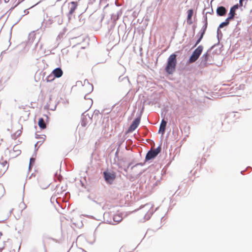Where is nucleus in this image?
Here are the masks:
<instances>
[{
    "label": "nucleus",
    "mask_w": 252,
    "mask_h": 252,
    "mask_svg": "<svg viewBox=\"0 0 252 252\" xmlns=\"http://www.w3.org/2000/svg\"><path fill=\"white\" fill-rule=\"evenodd\" d=\"M177 64L176 55L174 54L171 55L168 60L165 71L169 74H172L175 70Z\"/></svg>",
    "instance_id": "f257e3e1"
},
{
    "label": "nucleus",
    "mask_w": 252,
    "mask_h": 252,
    "mask_svg": "<svg viewBox=\"0 0 252 252\" xmlns=\"http://www.w3.org/2000/svg\"><path fill=\"white\" fill-rule=\"evenodd\" d=\"M153 212V205L151 203H147L140 208V213L144 215V219L145 220H149Z\"/></svg>",
    "instance_id": "f03ea898"
},
{
    "label": "nucleus",
    "mask_w": 252,
    "mask_h": 252,
    "mask_svg": "<svg viewBox=\"0 0 252 252\" xmlns=\"http://www.w3.org/2000/svg\"><path fill=\"white\" fill-rule=\"evenodd\" d=\"M203 47L202 45H199L193 52L189 59V62L192 63L195 62L199 57L202 52Z\"/></svg>",
    "instance_id": "7ed1b4c3"
},
{
    "label": "nucleus",
    "mask_w": 252,
    "mask_h": 252,
    "mask_svg": "<svg viewBox=\"0 0 252 252\" xmlns=\"http://www.w3.org/2000/svg\"><path fill=\"white\" fill-rule=\"evenodd\" d=\"M160 151L161 147L160 146L156 149H151L147 153L146 156V160H149L155 158L160 152Z\"/></svg>",
    "instance_id": "20e7f679"
},
{
    "label": "nucleus",
    "mask_w": 252,
    "mask_h": 252,
    "mask_svg": "<svg viewBox=\"0 0 252 252\" xmlns=\"http://www.w3.org/2000/svg\"><path fill=\"white\" fill-rule=\"evenodd\" d=\"M93 90V86L89 82H84L81 91L85 94L91 93Z\"/></svg>",
    "instance_id": "39448f33"
},
{
    "label": "nucleus",
    "mask_w": 252,
    "mask_h": 252,
    "mask_svg": "<svg viewBox=\"0 0 252 252\" xmlns=\"http://www.w3.org/2000/svg\"><path fill=\"white\" fill-rule=\"evenodd\" d=\"M78 3L76 1H71L68 4V16L69 19L70 18V16L73 14L75 10L77 8Z\"/></svg>",
    "instance_id": "423d86ee"
},
{
    "label": "nucleus",
    "mask_w": 252,
    "mask_h": 252,
    "mask_svg": "<svg viewBox=\"0 0 252 252\" xmlns=\"http://www.w3.org/2000/svg\"><path fill=\"white\" fill-rule=\"evenodd\" d=\"M103 174L105 180L109 183H111L116 178L115 174L113 173L104 172Z\"/></svg>",
    "instance_id": "0eeeda50"
},
{
    "label": "nucleus",
    "mask_w": 252,
    "mask_h": 252,
    "mask_svg": "<svg viewBox=\"0 0 252 252\" xmlns=\"http://www.w3.org/2000/svg\"><path fill=\"white\" fill-rule=\"evenodd\" d=\"M140 122V118H136L128 129V132H131L134 131L138 126Z\"/></svg>",
    "instance_id": "6e6552de"
},
{
    "label": "nucleus",
    "mask_w": 252,
    "mask_h": 252,
    "mask_svg": "<svg viewBox=\"0 0 252 252\" xmlns=\"http://www.w3.org/2000/svg\"><path fill=\"white\" fill-rule=\"evenodd\" d=\"M8 168V164L6 161L0 162V177L6 171Z\"/></svg>",
    "instance_id": "1a4fd4ad"
},
{
    "label": "nucleus",
    "mask_w": 252,
    "mask_h": 252,
    "mask_svg": "<svg viewBox=\"0 0 252 252\" xmlns=\"http://www.w3.org/2000/svg\"><path fill=\"white\" fill-rule=\"evenodd\" d=\"M207 23L206 22L205 25H204V26L203 27V28L200 31V37H199V38L197 40L195 44L194 45V47L197 46V45H198L199 43V42L201 41L202 38H203V37L204 36V34H205L206 28H207Z\"/></svg>",
    "instance_id": "9d476101"
},
{
    "label": "nucleus",
    "mask_w": 252,
    "mask_h": 252,
    "mask_svg": "<svg viewBox=\"0 0 252 252\" xmlns=\"http://www.w3.org/2000/svg\"><path fill=\"white\" fill-rule=\"evenodd\" d=\"M52 74L54 77L57 78L61 77L63 74V71L61 68H57L53 70Z\"/></svg>",
    "instance_id": "9b49d317"
},
{
    "label": "nucleus",
    "mask_w": 252,
    "mask_h": 252,
    "mask_svg": "<svg viewBox=\"0 0 252 252\" xmlns=\"http://www.w3.org/2000/svg\"><path fill=\"white\" fill-rule=\"evenodd\" d=\"M166 124H167V122L164 119H163L161 121V124H160V125L159 126V131H158L159 133H161L162 134H163L164 133L166 126Z\"/></svg>",
    "instance_id": "f8f14e48"
},
{
    "label": "nucleus",
    "mask_w": 252,
    "mask_h": 252,
    "mask_svg": "<svg viewBox=\"0 0 252 252\" xmlns=\"http://www.w3.org/2000/svg\"><path fill=\"white\" fill-rule=\"evenodd\" d=\"M226 13V10L223 6L218 7L217 9V13L218 15L222 16Z\"/></svg>",
    "instance_id": "ddd939ff"
},
{
    "label": "nucleus",
    "mask_w": 252,
    "mask_h": 252,
    "mask_svg": "<svg viewBox=\"0 0 252 252\" xmlns=\"http://www.w3.org/2000/svg\"><path fill=\"white\" fill-rule=\"evenodd\" d=\"M210 51H208L202 56V62L204 63L205 65L207 64V62L209 60L210 57Z\"/></svg>",
    "instance_id": "4468645a"
},
{
    "label": "nucleus",
    "mask_w": 252,
    "mask_h": 252,
    "mask_svg": "<svg viewBox=\"0 0 252 252\" xmlns=\"http://www.w3.org/2000/svg\"><path fill=\"white\" fill-rule=\"evenodd\" d=\"M38 124L39 127L42 129H44L46 128V124L44 119L42 118H41L39 119Z\"/></svg>",
    "instance_id": "2eb2a0df"
},
{
    "label": "nucleus",
    "mask_w": 252,
    "mask_h": 252,
    "mask_svg": "<svg viewBox=\"0 0 252 252\" xmlns=\"http://www.w3.org/2000/svg\"><path fill=\"white\" fill-rule=\"evenodd\" d=\"M188 17H187V22L189 24H191L192 22L191 21V17L193 15V11L192 9H189L188 10Z\"/></svg>",
    "instance_id": "dca6fc26"
},
{
    "label": "nucleus",
    "mask_w": 252,
    "mask_h": 252,
    "mask_svg": "<svg viewBox=\"0 0 252 252\" xmlns=\"http://www.w3.org/2000/svg\"><path fill=\"white\" fill-rule=\"evenodd\" d=\"M230 19H228V18H227L225 20V21H224V22H223L221 23L220 25V26H219V28H222L224 27V26H227V25L229 24V21H230Z\"/></svg>",
    "instance_id": "f3484780"
},
{
    "label": "nucleus",
    "mask_w": 252,
    "mask_h": 252,
    "mask_svg": "<svg viewBox=\"0 0 252 252\" xmlns=\"http://www.w3.org/2000/svg\"><path fill=\"white\" fill-rule=\"evenodd\" d=\"M235 14V11H234L233 9H230V12L229 13V16L228 17V19L231 20V19H233Z\"/></svg>",
    "instance_id": "a211bd4d"
},
{
    "label": "nucleus",
    "mask_w": 252,
    "mask_h": 252,
    "mask_svg": "<svg viewBox=\"0 0 252 252\" xmlns=\"http://www.w3.org/2000/svg\"><path fill=\"white\" fill-rule=\"evenodd\" d=\"M54 79V77L52 75L48 76L46 79L47 82H50Z\"/></svg>",
    "instance_id": "6ab92c4d"
},
{
    "label": "nucleus",
    "mask_w": 252,
    "mask_h": 252,
    "mask_svg": "<svg viewBox=\"0 0 252 252\" xmlns=\"http://www.w3.org/2000/svg\"><path fill=\"white\" fill-rule=\"evenodd\" d=\"M238 8V5H235L233 7L231 8V9H232L234 10V11H235L236 9H237Z\"/></svg>",
    "instance_id": "aec40b11"
},
{
    "label": "nucleus",
    "mask_w": 252,
    "mask_h": 252,
    "mask_svg": "<svg viewBox=\"0 0 252 252\" xmlns=\"http://www.w3.org/2000/svg\"><path fill=\"white\" fill-rule=\"evenodd\" d=\"M34 162V158H31L30 160V167L31 166L32 163H33Z\"/></svg>",
    "instance_id": "412c9836"
}]
</instances>
